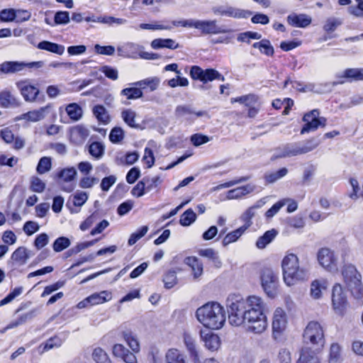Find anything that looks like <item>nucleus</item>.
I'll use <instances>...</instances> for the list:
<instances>
[{"label": "nucleus", "instance_id": "obj_1", "mask_svg": "<svg viewBox=\"0 0 363 363\" xmlns=\"http://www.w3.org/2000/svg\"><path fill=\"white\" fill-rule=\"evenodd\" d=\"M226 307L231 325H243L255 334H261L267 329L264 303L261 298L251 296L244 298L240 294H230L226 300Z\"/></svg>", "mask_w": 363, "mask_h": 363}, {"label": "nucleus", "instance_id": "obj_2", "mask_svg": "<svg viewBox=\"0 0 363 363\" xmlns=\"http://www.w3.org/2000/svg\"><path fill=\"white\" fill-rule=\"evenodd\" d=\"M196 315L204 327L212 330L221 328L226 320L224 308L217 302L204 304L196 310Z\"/></svg>", "mask_w": 363, "mask_h": 363}, {"label": "nucleus", "instance_id": "obj_3", "mask_svg": "<svg viewBox=\"0 0 363 363\" xmlns=\"http://www.w3.org/2000/svg\"><path fill=\"white\" fill-rule=\"evenodd\" d=\"M281 267L284 282L288 286H292L298 281H303L308 277V270L303 266H300L298 257L290 253L282 259Z\"/></svg>", "mask_w": 363, "mask_h": 363}, {"label": "nucleus", "instance_id": "obj_4", "mask_svg": "<svg viewBox=\"0 0 363 363\" xmlns=\"http://www.w3.org/2000/svg\"><path fill=\"white\" fill-rule=\"evenodd\" d=\"M303 342L304 346L323 350L325 343L324 330L318 322L311 321L307 324L303 333Z\"/></svg>", "mask_w": 363, "mask_h": 363}, {"label": "nucleus", "instance_id": "obj_5", "mask_svg": "<svg viewBox=\"0 0 363 363\" xmlns=\"http://www.w3.org/2000/svg\"><path fill=\"white\" fill-rule=\"evenodd\" d=\"M172 25L174 26H182L194 28L201 31L202 35L225 33L227 31L217 25L216 20L202 21L195 19H187L173 21Z\"/></svg>", "mask_w": 363, "mask_h": 363}, {"label": "nucleus", "instance_id": "obj_6", "mask_svg": "<svg viewBox=\"0 0 363 363\" xmlns=\"http://www.w3.org/2000/svg\"><path fill=\"white\" fill-rule=\"evenodd\" d=\"M342 273L345 281L352 294L357 298L362 296V277L354 266L352 264L345 266Z\"/></svg>", "mask_w": 363, "mask_h": 363}, {"label": "nucleus", "instance_id": "obj_7", "mask_svg": "<svg viewBox=\"0 0 363 363\" xmlns=\"http://www.w3.org/2000/svg\"><path fill=\"white\" fill-rule=\"evenodd\" d=\"M262 287L265 294L270 298L277 294L279 286V277L270 268L263 269L260 274Z\"/></svg>", "mask_w": 363, "mask_h": 363}, {"label": "nucleus", "instance_id": "obj_8", "mask_svg": "<svg viewBox=\"0 0 363 363\" xmlns=\"http://www.w3.org/2000/svg\"><path fill=\"white\" fill-rule=\"evenodd\" d=\"M189 74L194 80H199L203 84L213 80L225 81L224 76L213 68L203 69L199 66L194 65L190 69Z\"/></svg>", "mask_w": 363, "mask_h": 363}, {"label": "nucleus", "instance_id": "obj_9", "mask_svg": "<svg viewBox=\"0 0 363 363\" xmlns=\"http://www.w3.org/2000/svg\"><path fill=\"white\" fill-rule=\"evenodd\" d=\"M318 264L330 272L338 270V259L335 252L329 247H321L317 252Z\"/></svg>", "mask_w": 363, "mask_h": 363}, {"label": "nucleus", "instance_id": "obj_10", "mask_svg": "<svg viewBox=\"0 0 363 363\" xmlns=\"http://www.w3.org/2000/svg\"><path fill=\"white\" fill-rule=\"evenodd\" d=\"M319 111L318 109H313L303 116V121L305 122V125L301 130V134L315 131L320 126H325L326 118L324 117H319Z\"/></svg>", "mask_w": 363, "mask_h": 363}, {"label": "nucleus", "instance_id": "obj_11", "mask_svg": "<svg viewBox=\"0 0 363 363\" xmlns=\"http://www.w3.org/2000/svg\"><path fill=\"white\" fill-rule=\"evenodd\" d=\"M77 172L74 167L63 168L57 172V177L59 179L60 189L66 192H72L75 189L74 181L76 179Z\"/></svg>", "mask_w": 363, "mask_h": 363}, {"label": "nucleus", "instance_id": "obj_12", "mask_svg": "<svg viewBox=\"0 0 363 363\" xmlns=\"http://www.w3.org/2000/svg\"><path fill=\"white\" fill-rule=\"evenodd\" d=\"M43 64L42 61L29 63L17 61H6L0 65V73L5 74H14L23 70L26 67L40 68L43 66Z\"/></svg>", "mask_w": 363, "mask_h": 363}, {"label": "nucleus", "instance_id": "obj_13", "mask_svg": "<svg viewBox=\"0 0 363 363\" xmlns=\"http://www.w3.org/2000/svg\"><path fill=\"white\" fill-rule=\"evenodd\" d=\"M332 303L335 312L342 315L347 306L345 293L340 284H336L332 291Z\"/></svg>", "mask_w": 363, "mask_h": 363}, {"label": "nucleus", "instance_id": "obj_14", "mask_svg": "<svg viewBox=\"0 0 363 363\" xmlns=\"http://www.w3.org/2000/svg\"><path fill=\"white\" fill-rule=\"evenodd\" d=\"M50 106L49 105L41 107L38 110H33L27 113H23L15 118V121L25 120L28 122H38L45 118L46 114L48 113Z\"/></svg>", "mask_w": 363, "mask_h": 363}, {"label": "nucleus", "instance_id": "obj_15", "mask_svg": "<svg viewBox=\"0 0 363 363\" xmlns=\"http://www.w3.org/2000/svg\"><path fill=\"white\" fill-rule=\"evenodd\" d=\"M16 86L20 90L26 101H35L37 96L39 94V89L35 86L29 84L26 81L17 82Z\"/></svg>", "mask_w": 363, "mask_h": 363}, {"label": "nucleus", "instance_id": "obj_16", "mask_svg": "<svg viewBox=\"0 0 363 363\" xmlns=\"http://www.w3.org/2000/svg\"><path fill=\"white\" fill-rule=\"evenodd\" d=\"M321 350H316L311 347L303 346L296 363H320L318 354Z\"/></svg>", "mask_w": 363, "mask_h": 363}, {"label": "nucleus", "instance_id": "obj_17", "mask_svg": "<svg viewBox=\"0 0 363 363\" xmlns=\"http://www.w3.org/2000/svg\"><path fill=\"white\" fill-rule=\"evenodd\" d=\"M112 352L115 357L121 358L125 363L137 362L135 355L121 344L114 345L113 346Z\"/></svg>", "mask_w": 363, "mask_h": 363}, {"label": "nucleus", "instance_id": "obj_18", "mask_svg": "<svg viewBox=\"0 0 363 363\" xmlns=\"http://www.w3.org/2000/svg\"><path fill=\"white\" fill-rule=\"evenodd\" d=\"M286 21L288 24L293 27L306 28L311 23L312 19L304 13H292L287 16Z\"/></svg>", "mask_w": 363, "mask_h": 363}, {"label": "nucleus", "instance_id": "obj_19", "mask_svg": "<svg viewBox=\"0 0 363 363\" xmlns=\"http://www.w3.org/2000/svg\"><path fill=\"white\" fill-rule=\"evenodd\" d=\"M286 325V316L284 311L280 308L275 310L273 315L272 329L274 333L282 332Z\"/></svg>", "mask_w": 363, "mask_h": 363}, {"label": "nucleus", "instance_id": "obj_20", "mask_svg": "<svg viewBox=\"0 0 363 363\" xmlns=\"http://www.w3.org/2000/svg\"><path fill=\"white\" fill-rule=\"evenodd\" d=\"M140 47L139 45L133 43H127L123 45L118 46L117 48L118 54L125 57L135 58L140 53Z\"/></svg>", "mask_w": 363, "mask_h": 363}, {"label": "nucleus", "instance_id": "obj_21", "mask_svg": "<svg viewBox=\"0 0 363 363\" xmlns=\"http://www.w3.org/2000/svg\"><path fill=\"white\" fill-rule=\"evenodd\" d=\"M184 342L189 354L191 362H198V357H200L197 350L195 339L189 333H184Z\"/></svg>", "mask_w": 363, "mask_h": 363}, {"label": "nucleus", "instance_id": "obj_22", "mask_svg": "<svg viewBox=\"0 0 363 363\" xmlns=\"http://www.w3.org/2000/svg\"><path fill=\"white\" fill-rule=\"evenodd\" d=\"M184 262L191 269L194 279L200 277L203 272V263L196 257H187Z\"/></svg>", "mask_w": 363, "mask_h": 363}, {"label": "nucleus", "instance_id": "obj_23", "mask_svg": "<svg viewBox=\"0 0 363 363\" xmlns=\"http://www.w3.org/2000/svg\"><path fill=\"white\" fill-rule=\"evenodd\" d=\"M201 337L208 350L214 351L220 347V338L217 335L212 333L204 334V332L201 331Z\"/></svg>", "mask_w": 363, "mask_h": 363}, {"label": "nucleus", "instance_id": "obj_24", "mask_svg": "<svg viewBox=\"0 0 363 363\" xmlns=\"http://www.w3.org/2000/svg\"><path fill=\"white\" fill-rule=\"evenodd\" d=\"M328 283L324 279H315L311 284V296L318 299L322 296V291L328 288Z\"/></svg>", "mask_w": 363, "mask_h": 363}, {"label": "nucleus", "instance_id": "obj_25", "mask_svg": "<svg viewBox=\"0 0 363 363\" xmlns=\"http://www.w3.org/2000/svg\"><path fill=\"white\" fill-rule=\"evenodd\" d=\"M37 48L40 50H44L57 55H62L65 52V46L48 40L40 42Z\"/></svg>", "mask_w": 363, "mask_h": 363}, {"label": "nucleus", "instance_id": "obj_26", "mask_svg": "<svg viewBox=\"0 0 363 363\" xmlns=\"http://www.w3.org/2000/svg\"><path fill=\"white\" fill-rule=\"evenodd\" d=\"M255 187L252 185L247 184L231 189L228 191L227 198L228 199H240L242 196L254 191Z\"/></svg>", "mask_w": 363, "mask_h": 363}, {"label": "nucleus", "instance_id": "obj_27", "mask_svg": "<svg viewBox=\"0 0 363 363\" xmlns=\"http://www.w3.org/2000/svg\"><path fill=\"white\" fill-rule=\"evenodd\" d=\"M151 47L153 49H160L165 48L174 50L178 48L179 47V45L178 43H176L174 40L170 38H157L151 42Z\"/></svg>", "mask_w": 363, "mask_h": 363}, {"label": "nucleus", "instance_id": "obj_28", "mask_svg": "<svg viewBox=\"0 0 363 363\" xmlns=\"http://www.w3.org/2000/svg\"><path fill=\"white\" fill-rule=\"evenodd\" d=\"M0 106L3 108L18 106L19 103L9 91L4 90L0 92Z\"/></svg>", "mask_w": 363, "mask_h": 363}, {"label": "nucleus", "instance_id": "obj_29", "mask_svg": "<svg viewBox=\"0 0 363 363\" xmlns=\"http://www.w3.org/2000/svg\"><path fill=\"white\" fill-rule=\"evenodd\" d=\"M65 111L72 121H78L83 115L82 107L77 103L69 104L65 107Z\"/></svg>", "mask_w": 363, "mask_h": 363}, {"label": "nucleus", "instance_id": "obj_30", "mask_svg": "<svg viewBox=\"0 0 363 363\" xmlns=\"http://www.w3.org/2000/svg\"><path fill=\"white\" fill-rule=\"evenodd\" d=\"M226 11L225 16L233 18H247L252 14V12L249 10L241 9L228 5Z\"/></svg>", "mask_w": 363, "mask_h": 363}, {"label": "nucleus", "instance_id": "obj_31", "mask_svg": "<svg viewBox=\"0 0 363 363\" xmlns=\"http://www.w3.org/2000/svg\"><path fill=\"white\" fill-rule=\"evenodd\" d=\"M277 235V231L274 229L266 231L263 235L260 236L257 239L256 242V247L258 249H264L267 245L272 242Z\"/></svg>", "mask_w": 363, "mask_h": 363}, {"label": "nucleus", "instance_id": "obj_32", "mask_svg": "<svg viewBox=\"0 0 363 363\" xmlns=\"http://www.w3.org/2000/svg\"><path fill=\"white\" fill-rule=\"evenodd\" d=\"M122 336L133 352H138L140 350V345L136 335L130 330L122 332Z\"/></svg>", "mask_w": 363, "mask_h": 363}, {"label": "nucleus", "instance_id": "obj_33", "mask_svg": "<svg viewBox=\"0 0 363 363\" xmlns=\"http://www.w3.org/2000/svg\"><path fill=\"white\" fill-rule=\"evenodd\" d=\"M111 298V294L107 291H102L99 293H94L88 296V301H89L90 306L103 303L109 301Z\"/></svg>", "mask_w": 363, "mask_h": 363}, {"label": "nucleus", "instance_id": "obj_34", "mask_svg": "<svg viewBox=\"0 0 363 363\" xmlns=\"http://www.w3.org/2000/svg\"><path fill=\"white\" fill-rule=\"evenodd\" d=\"M29 257L27 249L24 247H19L12 253L11 259L19 265H23L27 262Z\"/></svg>", "mask_w": 363, "mask_h": 363}, {"label": "nucleus", "instance_id": "obj_35", "mask_svg": "<svg viewBox=\"0 0 363 363\" xmlns=\"http://www.w3.org/2000/svg\"><path fill=\"white\" fill-rule=\"evenodd\" d=\"M160 83V78L157 77H154L136 82L133 84L136 86H139L140 89L147 86L151 91H153L157 89Z\"/></svg>", "mask_w": 363, "mask_h": 363}, {"label": "nucleus", "instance_id": "obj_36", "mask_svg": "<svg viewBox=\"0 0 363 363\" xmlns=\"http://www.w3.org/2000/svg\"><path fill=\"white\" fill-rule=\"evenodd\" d=\"M136 116L137 114L135 111L130 108L124 109L121 112V118L123 121L129 127L133 128H138L139 127V125L135 121Z\"/></svg>", "mask_w": 363, "mask_h": 363}, {"label": "nucleus", "instance_id": "obj_37", "mask_svg": "<svg viewBox=\"0 0 363 363\" xmlns=\"http://www.w3.org/2000/svg\"><path fill=\"white\" fill-rule=\"evenodd\" d=\"M89 134V130L82 125H76L70 129L71 137L77 141L85 140Z\"/></svg>", "mask_w": 363, "mask_h": 363}, {"label": "nucleus", "instance_id": "obj_38", "mask_svg": "<svg viewBox=\"0 0 363 363\" xmlns=\"http://www.w3.org/2000/svg\"><path fill=\"white\" fill-rule=\"evenodd\" d=\"M93 113L97 120L104 124H108L111 121V118L107 110L102 105L95 106L93 108Z\"/></svg>", "mask_w": 363, "mask_h": 363}, {"label": "nucleus", "instance_id": "obj_39", "mask_svg": "<svg viewBox=\"0 0 363 363\" xmlns=\"http://www.w3.org/2000/svg\"><path fill=\"white\" fill-rule=\"evenodd\" d=\"M205 111H194L190 106L180 105L177 106L175 109V116L178 118L183 117L187 115L195 114L196 116L200 117L205 115Z\"/></svg>", "mask_w": 363, "mask_h": 363}, {"label": "nucleus", "instance_id": "obj_40", "mask_svg": "<svg viewBox=\"0 0 363 363\" xmlns=\"http://www.w3.org/2000/svg\"><path fill=\"white\" fill-rule=\"evenodd\" d=\"M166 363H185L184 354L177 349L169 350L165 355Z\"/></svg>", "mask_w": 363, "mask_h": 363}, {"label": "nucleus", "instance_id": "obj_41", "mask_svg": "<svg viewBox=\"0 0 363 363\" xmlns=\"http://www.w3.org/2000/svg\"><path fill=\"white\" fill-rule=\"evenodd\" d=\"M345 77L348 82L363 81V68H347L345 69Z\"/></svg>", "mask_w": 363, "mask_h": 363}, {"label": "nucleus", "instance_id": "obj_42", "mask_svg": "<svg viewBox=\"0 0 363 363\" xmlns=\"http://www.w3.org/2000/svg\"><path fill=\"white\" fill-rule=\"evenodd\" d=\"M108 138L112 143L119 144L125 138V132L121 127L116 126L111 130Z\"/></svg>", "mask_w": 363, "mask_h": 363}, {"label": "nucleus", "instance_id": "obj_43", "mask_svg": "<svg viewBox=\"0 0 363 363\" xmlns=\"http://www.w3.org/2000/svg\"><path fill=\"white\" fill-rule=\"evenodd\" d=\"M246 230L242 226L228 233L223 240V245L226 246L231 242L237 241Z\"/></svg>", "mask_w": 363, "mask_h": 363}, {"label": "nucleus", "instance_id": "obj_44", "mask_svg": "<svg viewBox=\"0 0 363 363\" xmlns=\"http://www.w3.org/2000/svg\"><path fill=\"white\" fill-rule=\"evenodd\" d=\"M121 94L126 97L127 99H137L143 96V93L140 88L129 87L123 89L121 91Z\"/></svg>", "mask_w": 363, "mask_h": 363}, {"label": "nucleus", "instance_id": "obj_45", "mask_svg": "<svg viewBox=\"0 0 363 363\" xmlns=\"http://www.w3.org/2000/svg\"><path fill=\"white\" fill-rule=\"evenodd\" d=\"M196 219V215L191 208L185 211L180 216L179 223L182 226H189Z\"/></svg>", "mask_w": 363, "mask_h": 363}, {"label": "nucleus", "instance_id": "obj_46", "mask_svg": "<svg viewBox=\"0 0 363 363\" xmlns=\"http://www.w3.org/2000/svg\"><path fill=\"white\" fill-rule=\"evenodd\" d=\"M52 168V160L50 157H43L40 159L36 171L38 174H43L49 172Z\"/></svg>", "mask_w": 363, "mask_h": 363}, {"label": "nucleus", "instance_id": "obj_47", "mask_svg": "<svg viewBox=\"0 0 363 363\" xmlns=\"http://www.w3.org/2000/svg\"><path fill=\"white\" fill-rule=\"evenodd\" d=\"M298 143L301 145V152L302 155H303L316 148L319 145L320 141L313 138L303 142H300Z\"/></svg>", "mask_w": 363, "mask_h": 363}, {"label": "nucleus", "instance_id": "obj_48", "mask_svg": "<svg viewBox=\"0 0 363 363\" xmlns=\"http://www.w3.org/2000/svg\"><path fill=\"white\" fill-rule=\"evenodd\" d=\"M89 152L96 159H100L104 154V146L101 143L93 142L89 147Z\"/></svg>", "mask_w": 363, "mask_h": 363}, {"label": "nucleus", "instance_id": "obj_49", "mask_svg": "<svg viewBox=\"0 0 363 363\" xmlns=\"http://www.w3.org/2000/svg\"><path fill=\"white\" fill-rule=\"evenodd\" d=\"M287 173L288 169L286 167H283L277 172L266 173L264 179L267 183L272 184L286 176Z\"/></svg>", "mask_w": 363, "mask_h": 363}, {"label": "nucleus", "instance_id": "obj_50", "mask_svg": "<svg viewBox=\"0 0 363 363\" xmlns=\"http://www.w3.org/2000/svg\"><path fill=\"white\" fill-rule=\"evenodd\" d=\"M92 358L96 363H111L106 352L100 347L94 350Z\"/></svg>", "mask_w": 363, "mask_h": 363}, {"label": "nucleus", "instance_id": "obj_51", "mask_svg": "<svg viewBox=\"0 0 363 363\" xmlns=\"http://www.w3.org/2000/svg\"><path fill=\"white\" fill-rule=\"evenodd\" d=\"M163 282L167 289H172L177 284V278L174 270L168 271L164 276Z\"/></svg>", "mask_w": 363, "mask_h": 363}, {"label": "nucleus", "instance_id": "obj_52", "mask_svg": "<svg viewBox=\"0 0 363 363\" xmlns=\"http://www.w3.org/2000/svg\"><path fill=\"white\" fill-rule=\"evenodd\" d=\"M71 244L69 238L66 237H60L57 238L52 245L53 250L56 252H60L67 248Z\"/></svg>", "mask_w": 363, "mask_h": 363}, {"label": "nucleus", "instance_id": "obj_53", "mask_svg": "<svg viewBox=\"0 0 363 363\" xmlns=\"http://www.w3.org/2000/svg\"><path fill=\"white\" fill-rule=\"evenodd\" d=\"M340 346L337 343H333L330 348L329 363H340Z\"/></svg>", "mask_w": 363, "mask_h": 363}, {"label": "nucleus", "instance_id": "obj_54", "mask_svg": "<svg viewBox=\"0 0 363 363\" xmlns=\"http://www.w3.org/2000/svg\"><path fill=\"white\" fill-rule=\"evenodd\" d=\"M285 146V155L284 156L294 157L302 155L301 152V145L298 143H287Z\"/></svg>", "mask_w": 363, "mask_h": 363}, {"label": "nucleus", "instance_id": "obj_55", "mask_svg": "<svg viewBox=\"0 0 363 363\" xmlns=\"http://www.w3.org/2000/svg\"><path fill=\"white\" fill-rule=\"evenodd\" d=\"M0 20L3 22L16 21V10L5 9L0 11Z\"/></svg>", "mask_w": 363, "mask_h": 363}, {"label": "nucleus", "instance_id": "obj_56", "mask_svg": "<svg viewBox=\"0 0 363 363\" xmlns=\"http://www.w3.org/2000/svg\"><path fill=\"white\" fill-rule=\"evenodd\" d=\"M256 211H255L250 207L248 208L241 216L240 219L244 222V225H242L246 230L250 228L252 224V219L255 216Z\"/></svg>", "mask_w": 363, "mask_h": 363}, {"label": "nucleus", "instance_id": "obj_57", "mask_svg": "<svg viewBox=\"0 0 363 363\" xmlns=\"http://www.w3.org/2000/svg\"><path fill=\"white\" fill-rule=\"evenodd\" d=\"M30 189L32 191L42 193L45 189V184L38 177H32Z\"/></svg>", "mask_w": 363, "mask_h": 363}, {"label": "nucleus", "instance_id": "obj_58", "mask_svg": "<svg viewBox=\"0 0 363 363\" xmlns=\"http://www.w3.org/2000/svg\"><path fill=\"white\" fill-rule=\"evenodd\" d=\"M70 21L69 13L68 11H57L54 16V22L56 25H65Z\"/></svg>", "mask_w": 363, "mask_h": 363}, {"label": "nucleus", "instance_id": "obj_59", "mask_svg": "<svg viewBox=\"0 0 363 363\" xmlns=\"http://www.w3.org/2000/svg\"><path fill=\"white\" fill-rule=\"evenodd\" d=\"M99 182V179L94 177L86 176L79 182V186L82 189H91Z\"/></svg>", "mask_w": 363, "mask_h": 363}, {"label": "nucleus", "instance_id": "obj_60", "mask_svg": "<svg viewBox=\"0 0 363 363\" xmlns=\"http://www.w3.org/2000/svg\"><path fill=\"white\" fill-rule=\"evenodd\" d=\"M88 199V194L84 191H77L72 196V203L74 206H82Z\"/></svg>", "mask_w": 363, "mask_h": 363}, {"label": "nucleus", "instance_id": "obj_61", "mask_svg": "<svg viewBox=\"0 0 363 363\" xmlns=\"http://www.w3.org/2000/svg\"><path fill=\"white\" fill-rule=\"evenodd\" d=\"M148 227L146 225H144L141 227L137 232L133 233L131 234L128 239V245H133L136 242L140 240L141 238H143L147 232Z\"/></svg>", "mask_w": 363, "mask_h": 363}, {"label": "nucleus", "instance_id": "obj_62", "mask_svg": "<svg viewBox=\"0 0 363 363\" xmlns=\"http://www.w3.org/2000/svg\"><path fill=\"white\" fill-rule=\"evenodd\" d=\"M94 50L97 54L112 56L115 53V48L112 45L101 46L99 44L94 45Z\"/></svg>", "mask_w": 363, "mask_h": 363}, {"label": "nucleus", "instance_id": "obj_63", "mask_svg": "<svg viewBox=\"0 0 363 363\" xmlns=\"http://www.w3.org/2000/svg\"><path fill=\"white\" fill-rule=\"evenodd\" d=\"M116 177L110 175L102 179L100 187L103 191H108L110 188L116 183Z\"/></svg>", "mask_w": 363, "mask_h": 363}, {"label": "nucleus", "instance_id": "obj_64", "mask_svg": "<svg viewBox=\"0 0 363 363\" xmlns=\"http://www.w3.org/2000/svg\"><path fill=\"white\" fill-rule=\"evenodd\" d=\"M190 140L194 146L198 147L210 141V138L205 135L196 133L191 136Z\"/></svg>", "mask_w": 363, "mask_h": 363}]
</instances>
